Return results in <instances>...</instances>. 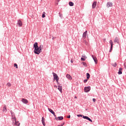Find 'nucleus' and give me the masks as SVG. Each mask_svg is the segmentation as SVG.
I'll return each instance as SVG.
<instances>
[{"instance_id":"28","label":"nucleus","mask_w":126,"mask_h":126,"mask_svg":"<svg viewBox=\"0 0 126 126\" xmlns=\"http://www.w3.org/2000/svg\"><path fill=\"white\" fill-rule=\"evenodd\" d=\"M87 81H88V79L84 80V83H86V82H87Z\"/></svg>"},{"instance_id":"33","label":"nucleus","mask_w":126,"mask_h":126,"mask_svg":"<svg viewBox=\"0 0 126 126\" xmlns=\"http://www.w3.org/2000/svg\"><path fill=\"white\" fill-rule=\"evenodd\" d=\"M67 118H68V119H70V115L68 116H67Z\"/></svg>"},{"instance_id":"22","label":"nucleus","mask_w":126,"mask_h":126,"mask_svg":"<svg viewBox=\"0 0 126 126\" xmlns=\"http://www.w3.org/2000/svg\"><path fill=\"white\" fill-rule=\"evenodd\" d=\"M86 74H87V79H89V78H90V74H89V73H87Z\"/></svg>"},{"instance_id":"8","label":"nucleus","mask_w":126,"mask_h":126,"mask_svg":"<svg viewBox=\"0 0 126 126\" xmlns=\"http://www.w3.org/2000/svg\"><path fill=\"white\" fill-rule=\"evenodd\" d=\"M58 90L60 91L61 93H63V87L60 85L59 84H58Z\"/></svg>"},{"instance_id":"14","label":"nucleus","mask_w":126,"mask_h":126,"mask_svg":"<svg viewBox=\"0 0 126 126\" xmlns=\"http://www.w3.org/2000/svg\"><path fill=\"white\" fill-rule=\"evenodd\" d=\"M96 5H97V2L94 1L92 4V8H95V7H96Z\"/></svg>"},{"instance_id":"27","label":"nucleus","mask_w":126,"mask_h":126,"mask_svg":"<svg viewBox=\"0 0 126 126\" xmlns=\"http://www.w3.org/2000/svg\"><path fill=\"white\" fill-rule=\"evenodd\" d=\"M112 65H113V66L116 67L117 66V63H114L112 64Z\"/></svg>"},{"instance_id":"15","label":"nucleus","mask_w":126,"mask_h":126,"mask_svg":"<svg viewBox=\"0 0 126 126\" xmlns=\"http://www.w3.org/2000/svg\"><path fill=\"white\" fill-rule=\"evenodd\" d=\"M45 121H46L45 120V118L44 117H42V120H41V122H42V124L44 126H46V123H45Z\"/></svg>"},{"instance_id":"3","label":"nucleus","mask_w":126,"mask_h":126,"mask_svg":"<svg viewBox=\"0 0 126 126\" xmlns=\"http://www.w3.org/2000/svg\"><path fill=\"white\" fill-rule=\"evenodd\" d=\"M86 36H87V31H86L85 32L83 33V41L84 44L87 45L88 42L86 41Z\"/></svg>"},{"instance_id":"5","label":"nucleus","mask_w":126,"mask_h":126,"mask_svg":"<svg viewBox=\"0 0 126 126\" xmlns=\"http://www.w3.org/2000/svg\"><path fill=\"white\" fill-rule=\"evenodd\" d=\"M109 43L111 45V48L109 50V52H110V53H111V52H112V51H113V46H114V42H113V41L112 40H110L109 41Z\"/></svg>"},{"instance_id":"2","label":"nucleus","mask_w":126,"mask_h":126,"mask_svg":"<svg viewBox=\"0 0 126 126\" xmlns=\"http://www.w3.org/2000/svg\"><path fill=\"white\" fill-rule=\"evenodd\" d=\"M11 114L12 115V117L13 126H20V123H19V121H17L16 118H15V116H13V113H12L11 111Z\"/></svg>"},{"instance_id":"32","label":"nucleus","mask_w":126,"mask_h":126,"mask_svg":"<svg viewBox=\"0 0 126 126\" xmlns=\"http://www.w3.org/2000/svg\"><path fill=\"white\" fill-rule=\"evenodd\" d=\"M77 117H82V115L81 114H79V115H77Z\"/></svg>"},{"instance_id":"29","label":"nucleus","mask_w":126,"mask_h":126,"mask_svg":"<svg viewBox=\"0 0 126 126\" xmlns=\"http://www.w3.org/2000/svg\"><path fill=\"white\" fill-rule=\"evenodd\" d=\"M81 60L82 61H85V60H86V58H81Z\"/></svg>"},{"instance_id":"36","label":"nucleus","mask_w":126,"mask_h":126,"mask_svg":"<svg viewBox=\"0 0 126 126\" xmlns=\"http://www.w3.org/2000/svg\"><path fill=\"white\" fill-rule=\"evenodd\" d=\"M54 87H55L56 88H58V86L56 85L54 86Z\"/></svg>"},{"instance_id":"39","label":"nucleus","mask_w":126,"mask_h":126,"mask_svg":"<svg viewBox=\"0 0 126 126\" xmlns=\"http://www.w3.org/2000/svg\"><path fill=\"white\" fill-rule=\"evenodd\" d=\"M54 39H55V37L52 38V40H54Z\"/></svg>"},{"instance_id":"19","label":"nucleus","mask_w":126,"mask_h":126,"mask_svg":"<svg viewBox=\"0 0 126 126\" xmlns=\"http://www.w3.org/2000/svg\"><path fill=\"white\" fill-rule=\"evenodd\" d=\"M123 70V68H120L118 72V74H122L123 72H122Z\"/></svg>"},{"instance_id":"34","label":"nucleus","mask_w":126,"mask_h":126,"mask_svg":"<svg viewBox=\"0 0 126 126\" xmlns=\"http://www.w3.org/2000/svg\"><path fill=\"white\" fill-rule=\"evenodd\" d=\"M64 122L63 123V124H61V126H64Z\"/></svg>"},{"instance_id":"12","label":"nucleus","mask_w":126,"mask_h":126,"mask_svg":"<svg viewBox=\"0 0 126 126\" xmlns=\"http://www.w3.org/2000/svg\"><path fill=\"white\" fill-rule=\"evenodd\" d=\"M48 111H49V112H50V113H51V114L54 116L55 118H56V114L55 113V112L53 111V110L50 108H48Z\"/></svg>"},{"instance_id":"17","label":"nucleus","mask_w":126,"mask_h":126,"mask_svg":"<svg viewBox=\"0 0 126 126\" xmlns=\"http://www.w3.org/2000/svg\"><path fill=\"white\" fill-rule=\"evenodd\" d=\"M18 24H19V26L20 27H21L23 25L22 21H21V20H19L18 21Z\"/></svg>"},{"instance_id":"25","label":"nucleus","mask_w":126,"mask_h":126,"mask_svg":"<svg viewBox=\"0 0 126 126\" xmlns=\"http://www.w3.org/2000/svg\"><path fill=\"white\" fill-rule=\"evenodd\" d=\"M7 86H8V87H10L11 86V84L10 83H7Z\"/></svg>"},{"instance_id":"4","label":"nucleus","mask_w":126,"mask_h":126,"mask_svg":"<svg viewBox=\"0 0 126 126\" xmlns=\"http://www.w3.org/2000/svg\"><path fill=\"white\" fill-rule=\"evenodd\" d=\"M52 73L54 76V80H56L57 83L59 84V76H58V75L55 73L53 72Z\"/></svg>"},{"instance_id":"13","label":"nucleus","mask_w":126,"mask_h":126,"mask_svg":"<svg viewBox=\"0 0 126 126\" xmlns=\"http://www.w3.org/2000/svg\"><path fill=\"white\" fill-rule=\"evenodd\" d=\"M114 43H117V44H120V40L118 37H116L114 40Z\"/></svg>"},{"instance_id":"20","label":"nucleus","mask_w":126,"mask_h":126,"mask_svg":"<svg viewBox=\"0 0 126 126\" xmlns=\"http://www.w3.org/2000/svg\"><path fill=\"white\" fill-rule=\"evenodd\" d=\"M3 112H6V105H4L3 108Z\"/></svg>"},{"instance_id":"1","label":"nucleus","mask_w":126,"mask_h":126,"mask_svg":"<svg viewBox=\"0 0 126 126\" xmlns=\"http://www.w3.org/2000/svg\"><path fill=\"white\" fill-rule=\"evenodd\" d=\"M33 48H34V53L36 55H40L42 53V49L44 48V45L41 44L39 47L38 46V43L35 42L33 44Z\"/></svg>"},{"instance_id":"21","label":"nucleus","mask_w":126,"mask_h":126,"mask_svg":"<svg viewBox=\"0 0 126 126\" xmlns=\"http://www.w3.org/2000/svg\"><path fill=\"white\" fill-rule=\"evenodd\" d=\"M69 5H70V6H73V5H74V3L72 2H69Z\"/></svg>"},{"instance_id":"9","label":"nucleus","mask_w":126,"mask_h":126,"mask_svg":"<svg viewBox=\"0 0 126 126\" xmlns=\"http://www.w3.org/2000/svg\"><path fill=\"white\" fill-rule=\"evenodd\" d=\"M22 102L24 103V104H28V100L25 98H22Z\"/></svg>"},{"instance_id":"26","label":"nucleus","mask_w":126,"mask_h":126,"mask_svg":"<svg viewBox=\"0 0 126 126\" xmlns=\"http://www.w3.org/2000/svg\"><path fill=\"white\" fill-rule=\"evenodd\" d=\"M14 67H16V68H18V66H17V64L14 63Z\"/></svg>"},{"instance_id":"24","label":"nucleus","mask_w":126,"mask_h":126,"mask_svg":"<svg viewBox=\"0 0 126 126\" xmlns=\"http://www.w3.org/2000/svg\"><path fill=\"white\" fill-rule=\"evenodd\" d=\"M82 64H83V65H84V66H86V67L87 66V64L86 63H85V62H83V63H82Z\"/></svg>"},{"instance_id":"7","label":"nucleus","mask_w":126,"mask_h":126,"mask_svg":"<svg viewBox=\"0 0 126 126\" xmlns=\"http://www.w3.org/2000/svg\"><path fill=\"white\" fill-rule=\"evenodd\" d=\"M91 90V87H86L84 88L85 92H89L90 90Z\"/></svg>"},{"instance_id":"40","label":"nucleus","mask_w":126,"mask_h":126,"mask_svg":"<svg viewBox=\"0 0 126 126\" xmlns=\"http://www.w3.org/2000/svg\"><path fill=\"white\" fill-rule=\"evenodd\" d=\"M58 126H63V125H58Z\"/></svg>"},{"instance_id":"35","label":"nucleus","mask_w":126,"mask_h":126,"mask_svg":"<svg viewBox=\"0 0 126 126\" xmlns=\"http://www.w3.org/2000/svg\"><path fill=\"white\" fill-rule=\"evenodd\" d=\"M124 66H125V68H126V63H124Z\"/></svg>"},{"instance_id":"37","label":"nucleus","mask_w":126,"mask_h":126,"mask_svg":"<svg viewBox=\"0 0 126 126\" xmlns=\"http://www.w3.org/2000/svg\"><path fill=\"white\" fill-rule=\"evenodd\" d=\"M75 99H77V97H76V96H75Z\"/></svg>"},{"instance_id":"11","label":"nucleus","mask_w":126,"mask_h":126,"mask_svg":"<svg viewBox=\"0 0 126 126\" xmlns=\"http://www.w3.org/2000/svg\"><path fill=\"white\" fill-rule=\"evenodd\" d=\"M112 6H113V3H112V2H108L107 7H112Z\"/></svg>"},{"instance_id":"23","label":"nucleus","mask_w":126,"mask_h":126,"mask_svg":"<svg viewBox=\"0 0 126 126\" xmlns=\"http://www.w3.org/2000/svg\"><path fill=\"white\" fill-rule=\"evenodd\" d=\"M45 14H46V12H43L42 16V18H45V17H46V15Z\"/></svg>"},{"instance_id":"10","label":"nucleus","mask_w":126,"mask_h":126,"mask_svg":"<svg viewBox=\"0 0 126 126\" xmlns=\"http://www.w3.org/2000/svg\"><path fill=\"white\" fill-rule=\"evenodd\" d=\"M83 118L85 119L86 120H88V121H89L90 122H91V123H92V120L89 118V117H88V116H83Z\"/></svg>"},{"instance_id":"31","label":"nucleus","mask_w":126,"mask_h":126,"mask_svg":"<svg viewBox=\"0 0 126 126\" xmlns=\"http://www.w3.org/2000/svg\"><path fill=\"white\" fill-rule=\"evenodd\" d=\"M93 102H96V99H95V98H93Z\"/></svg>"},{"instance_id":"38","label":"nucleus","mask_w":126,"mask_h":126,"mask_svg":"<svg viewBox=\"0 0 126 126\" xmlns=\"http://www.w3.org/2000/svg\"><path fill=\"white\" fill-rule=\"evenodd\" d=\"M71 63H73V61L72 60H71Z\"/></svg>"},{"instance_id":"6","label":"nucleus","mask_w":126,"mask_h":126,"mask_svg":"<svg viewBox=\"0 0 126 126\" xmlns=\"http://www.w3.org/2000/svg\"><path fill=\"white\" fill-rule=\"evenodd\" d=\"M55 120H56V121H63V117L60 116L57 117V116L56 115Z\"/></svg>"},{"instance_id":"30","label":"nucleus","mask_w":126,"mask_h":126,"mask_svg":"<svg viewBox=\"0 0 126 126\" xmlns=\"http://www.w3.org/2000/svg\"><path fill=\"white\" fill-rule=\"evenodd\" d=\"M82 58H85L86 59H87V57L86 56H85V55H82Z\"/></svg>"},{"instance_id":"18","label":"nucleus","mask_w":126,"mask_h":126,"mask_svg":"<svg viewBox=\"0 0 126 126\" xmlns=\"http://www.w3.org/2000/svg\"><path fill=\"white\" fill-rule=\"evenodd\" d=\"M93 59L95 63H97L98 60H97V58L96 57H93V56H92Z\"/></svg>"},{"instance_id":"16","label":"nucleus","mask_w":126,"mask_h":126,"mask_svg":"<svg viewBox=\"0 0 126 126\" xmlns=\"http://www.w3.org/2000/svg\"><path fill=\"white\" fill-rule=\"evenodd\" d=\"M66 77L69 80H71V79H72V77H71V76H70V75L69 74H67L66 76Z\"/></svg>"}]
</instances>
